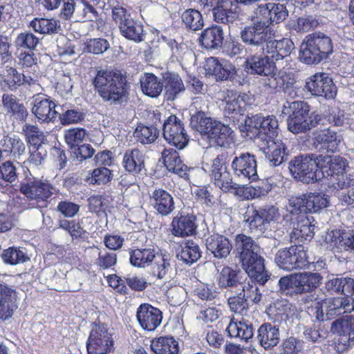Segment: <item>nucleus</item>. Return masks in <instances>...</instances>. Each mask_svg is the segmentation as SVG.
Returning <instances> with one entry per match:
<instances>
[{
	"instance_id": "1",
	"label": "nucleus",
	"mask_w": 354,
	"mask_h": 354,
	"mask_svg": "<svg viewBox=\"0 0 354 354\" xmlns=\"http://www.w3.org/2000/svg\"><path fill=\"white\" fill-rule=\"evenodd\" d=\"M93 84L100 96L111 104H122L127 98L126 77L121 72L95 68Z\"/></svg>"
},
{
	"instance_id": "2",
	"label": "nucleus",
	"mask_w": 354,
	"mask_h": 354,
	"mask_svg": "<svg viewBox=\"0 0 354 354\" xmlns=\"http://www.w3.org/2000/svg\"><path fill=\"white\" fill-rule=\"evenodd\" d=\"M290 114L288 120V128L293 133H304L316 127L321 120V116L315 112L310 113V107L306 102L295 101L286 102L283 106L282 113Z\"/></svg>"
},
{
	"instance_id": "3",
	"label": "nucleus",
	"mask_w": 354,
	"mask_h": 354,
	"mask_svg": "<svg viewBox=\"0 0 354 354\" xmlns=\"http://www.w3.org/2000/svg\"><path fill=\"white\" fill-rule=\"evenodd\" d=\"M333 52L332 41L322 32H315L306 37L300 46L299 58L307 64H318Z\"/></svg>"
},
{
	"instance_id": "4",
	"label": "nucleus",
	"mask_w": 354,
	"mask_h": 354,
	"mask_svg": "<svg viewBox=\"0 0 354 354\" xmlns=\"http://www.w3.org/2000/svg\"><path fill=\"white\" fill-rule=\"evenodd\" d=\"M197 130L207 137L211 145L228 147L234 140L231 128L212 118H201Z\"/></svg>"
},
{
	"instance_id": "5",
	"label": "nucleus",
	"mask_w": 354,
	"mask_h": 354,
	"mask_svg": "<svg viewBox=\"0 0 354 354\" xmlns=\"http://www.w3.org/2000/svg\"><path fill=\"white\" fill-rule=\"evenodd\" d=\"M316 317L319 321L334 319L344 313L354 310V299L352 297L328 298L317 303Z\"/></svg>"
},
{
	"instance_id": "6",
	"label": "nucleus",
	"mask_w": 354,
	"mask_h": 354,
	"mask_svg": "<svg viewBox=\"0 0 354 354\" xmlns=\"http://www.w3.org/2000/svg\"><path fill=\"white\" fill-rule=\"evenodd\" d=\"M320 155L314 153L295 157L289 163V169L295 178L305 183L317 180L319 172Z\"/></svg>"
},
{
	"instance_id": "7",
	"label": "nucleus",
	"mask_w": 354,
	"mask_h": 354,
	"mask_svg": "<svg viewBox=\"0 0 354 354\" xmlns=\"http://www.w3.org/2000/svg\"><path fill=\"white\" fill-rule=\"evenodd\" d=\"M282 223L283 226L290 227L289 236L291 242L301 243L311 240L314 236L315 225L312 224L310 219L304 214L292 218L286 215L283 218Z\"/></svg>"
},
{
	"instance_id": "8",
	"label": "nucleus",
	"mask_w": 354,
	"mask_h": 354,
	"mask_svg": "<svg viewBox=\"0 0 354 354\" xmlns=\"http://www.w3.org/2000/svg\"><path fill=\"white\" fill-rule=\"evenodd\" d=\"M212 180L214 185L223 192H228L233 190L235 195L243 196L244 198H248L249 196L257 198L261 195L266 194L270 190L268 185H266V187L261 190L260 186L248 187L233 183L231 174L228 170L220 174L218 176L214 178Z\"/></svg>"
},
{
	"instance_id": "9",
	"label": "nucleus",
	"mask_w": 354,
	"mask_h": 354,
	"mask_svg": "<svg viewBox=\"0 0 354 354\" xmlns=\"http://www.w3.org/2000/svg\"><path fill=\"white\" fill-rule=\"evenodd\" d=\"M274 261L281 269L287 271L305 268L310 263L301 245L279 250L275 255Z\"/></svg>"
},
{
	"instance_id": "10",
	"label": "nucleus",
	"mask_w": 354,
	"mask_h": 354,
	"mask_svg": "<svg viewBox=\"0 0 354 354\" xmlns=\"http://www.w3.org/2000/svg\"><path fill=\"white\" fill-rule=\"evenodd\" d=\"M253 24L244 27L240 32L241 41L246 45L261 47L263 50L268 40L271 37V30L267 23L253 17Z\"/></svg>"
},
{
	"instance_id": "11",
	"label": "nucleus",
	"mask_w": 354,
	"mask_h": 354,
	"mask_svg": "<svg viewBox=\"0 0 354 354\" xmlns=\"http://www.w3.org/2000/svg\"><path fill=\"white\" fill-rule=\"evenodd\" d=\"M113 346L111 333L104 325H94L87 341L88 354H107Z\"/></svg>"
},
{
	"instance_id": "12",
	"label": "nucleus",
	"mask_w": 354,
	"mask_h": 354,
	"mask_svg": "<svg viewBox=\"0 0 354 354\" xmlns=\"http://www.w3.org/2000/svg\"><path fill=\"white\" fill-rule=\"evenodd\" d=\"M163 137L170 145L178 149H184L189 142L183 124L176 115H170L164 122Z\"/></svg>"
},
{
	"instance_id": "13",
	"label": "nucleus",
	"mask_w": 354,
	"mask_h": 354,
	"mask_svg": "<svg viewBox=\"0 0 354 354\" xmlns=\"http://www.w3.org/2000/svg\"><path fill=\"white\" fill-rule=\"evenodd\" d=\"M20 192L31 200L46 201L57 192V189L48 180L35 178L20 185Z\"/></svg>"
},
{
	"instance_id": "14",
	"label": "nucleus",
	"mask_w": 354,
	"mask_h": 354,
	"mask_svg": "<svg viewBox=\"0 0 354 354\" xmlns=\"http://www.w3.org/2000/svg\"><path fill=\"white\" fill-rule=\"evenodd\" d=\"M306 88L313 95L333 98L337 93L333 80L326 73H317L306 82Z\"/></svg>"
},
{
	"instance_id": "15",
	"label": "nucleus",
	"mask_w": 354,
	"mask_h": 354,
	"mask_svg": "<svg viewBox=\"0 0 354 354\" xmlns=\"http://www.w3.org/2000/svg\"><path fill=\"white\" fill-rule=\"evenodd\" d=\"M342 140V135L329 128L317 129L313 133V146L319 151L335 152Z\"/></svg>"
},
{
	"instance_id": "16",
	"label": "nucleus",
	"mask_w": 354,
	"mask_h": 354,
	"mask_svg": "<svg viewBox=\"0 0 354 354\" xmlns=\"http://www.w3.org/2000/svg\"><path fill=\"white\" fill-rule=\"evenodd\" d=\"M288 12L283 4L268 3L261 4L254 10V18L259 19L267 23L268 27L270 24H278L283 21Z\"/></svg>"
},
{
	"instance_id": "17",
	"label": "nucleus",
	"mask_w": 354,
	"mask_h": 354,
	"mask_svg": "<svg viewBox=\"0 0 354 354\" xmlns=\"http://www.w3.org/2000/svg\"><path fill=\"white\" fill-rule=\"evenodd\" d=\"M242 267L251 279L263 286L268 279L269 275L265 269L264 259L260 252L252 254L241 261Z\"/></svg>"
},
{
	"instance_id": "18",
	"label": "nucleus",
	"mask_w": 354,
	"mask_h": 354,
	"mask_svg": "<svg viewBox=\"0 0 354 354\" xmlns=\"http://www.w3.org/2000/svg\"><path fill=\"white\" fill-rule=\"evenodd\" d=\"M136 317L142 329L154 330L161 324L162 312L149 304H141L136 312Z\"/></svg>"
},
{
	"instance_id": "19",
	"label": "nucleus",
	"mask_w": 354,
	"mask_h": 354,
	"mask_svg": "<svg viewBox=\"0 0 354 354\" xmlns=\"http://www.w3.org/2000/svg\"><path fill=\"white\" fill-rule=\"evenodd\" d=\"M249 129H254L259 136H265V139L273 138L277 136L278 121L274 116L263 117L254 115L246 120ZM264 138H262V140Z\"/></svg>"
},
{
	"instance_id": "20",
	"label": "nucleus",
	"mask_w": 354,
	"mask_h": 354,
	"mask_svg": "<svg viewBox=\"0 0 354 354\" xmlns=\"http://www.w3.org/2000/svg\"><path fill=\"white\" fill-rule=\"evenodd\" d=\"M232 168L235 175L248 180L257 178V162L254 156L248 153H242L235 157L232 162Z\"/></svg>"
},
{
	"instance_id": "21",
	"label": "nucleus",
	"mask_w": 354,
	"mask_h": 354,
	"mask_svg": "<svg viewBox=\"0 0 354 354\" xmlns=\"http://www.w3.org/2000/svg\"><path fill=\"white\" fill-rule=\"evenodd\" d=\"M260 149L265 154L271 166L281 164L286 156L285 144L277 138L263 139Z\"/></svg>"
},
{
	"instance_id": "22",
	"label": "nucleus",
	"mask_w": 354,
	"mask_h": 354,
	"mask_svg": "<svg viewBox=\"0 0 354 354\" xmlns=\"http://www.w3.org/2000/svg\"><path fill=\"white\" fill-rule=\"evenodd\" d=\"M196 227L194 216L178 213L171 223V233L177 237H185L194 234Z\"/></svg>"
},
{
	"instance_id": "23",
	"label": "nucleus",
	"mask_w": 354,
	"mask_h": 354,
	"mask_svg": "<svg viewBox=\"0 0 354 354\" xmlns=\"http://www.w3.org/2000/svg\"><path fill=\"white\" fill-rule=\"evenodd\" d=\"M150 204L161 216L170 214L175 209L173 196L162 188H156L150 195Z\"/></svg>"
},
{
	"instance_id": "24",
	"label": "nucleus",
	"mask_w": 354,
	"mask_h": 354,
	"mask_svg": "<svg viewBox=\"0 0 354 354\" xmlns=\"http://www.w3.org/2000/svg\"><path fill=\"white\" fill-rule=\"evenodd\" d=\"M293 46V43L288 38L280 40L274 39V34L271 32V37L268 40L263 51L268 55L270 54L274 61H279L290 55Z\"/></svg>"
},
{
	"instance_id": "25",
	"label": "nucleus",
	"mask_w": 354,
	"mask_h": 354,
	"mask_svg": "<svg viewBox=\"0 0 354 354\" xmlns=\"http://www.w3.org/2000/svg\"><path fill=\"white\" fill-rule=\"evenodd\" d=\"M245 64L250 73L259 75L269 76L277 69L274 61L269 56L253 55L247 58Z\"/></svg>"
},
{
	"instance_id": "26",
	"label": "nucleus",
	"mask_w": 354,
	"mask_h": 354,
	"mask_svg": "<svg viewBox=\"0 0 354 354\" xmlns=\"http://www.w3.org/2000/svg\"><path fill=\"white\" fill-rule=\"evenodd\" d=\"M245 280L243 272L236 267L226 266L218 272L217 283L221 288H235L239 290Z\"/></svg>"
},
{
	"instance_id": "27",
	"label": "nucleus",
	"mask_w": 354,
	"mask_h": 354,
	"mask_svg": "<svg viewBox=\"0 0 354 354\" xmlns=\"http://www.w3.org/2000/svg\"><path fill=\"white\" fill-rule=\"evenodd\" d=\"M17 298V293L13 287L0 283V319H7L12 316Z\"/></svg>"
},
{
	"instance_id": "28",
	"label": "nucleus",
	"mask_w": 354,
	"mask_h": 354,
	"mask_svg": "<svg viewBox=\"0 0 354 354\" xmlns=\"http://www.w3.org/2000/svg\"><path fill=\"white\" fill-rule=\"evenodd\" d=\"M319 172L323 177H333V175H338L344 172L347 166L346 159L339 156H330L320 155L319 158Z\"/></svg>"
},
{
	"instance_id": "29",
	"label": "nucleus",
	"mask_w": 354,
	"mask_h": 354,
	"mask_svg": "<svg viewBox=\"0 0 354 354\" xmlns=\"http://www.w3.org/2000/svg\"><path fill=\"white\" fill-rule=\"evenodd\" d=\"M171 259L166 254H157L151 267V274L165 282L169 281L175 274Z\"/></svg>"
},
{
	"instance_id": "30",
	"label": "nucleus",
	"mask_w": 354,
	"mask_h": 354,
	"mask_svg": "<svg viewBox=\"0 0 354 354\" xmlns=\"http://www.w3.org/2000/svg\"><path fill=\"white\" fill-rule=\"evenodd\" d=\"M206 247L214 257L223 259L230 254L232 245L227 237L215 234L206 239Z\"/></svg>"
},
{
	"instance_id": "31",
	"label": "nucleus",
	"mask_w": 354,
	"mask_h": 354,
	"mask_svg": "<svg viewBox=\"0 0 354 354\" xmlns=\"http://www.w3.org/2000/svg\"><path fill=\"white\" fill-rule=\"evenodd\" d=\"M257 339L259 344L265 349L272 348L279 342V328L271 323L263 324L257 330Z\"/></svg>"
},
{
	"instance_id": "32",
	"label": "nucleus",
	"mask_w": 354,
	"mask_h": 354,
	"mask_svg": "<svg viewBox=\"0 0 354 354\" xmlns=\"http://www.w3.org/2000/svg\"><path fill=\"white\" fill-rule=\"evenodd\" d=\"M32 113L41 121H50L56 118L55 103L44 95H37L35 99Z\"/></svg>"
},
{
	"instance_id": "33",
	"label": "nucleus",
	"mask_w": 354,
	"mask_h": 354,
	"mask_svg": "<svg viewBox=\"0 0 354 354\" xmlns=\"http://www.w3.org/2000/svg\"><path fill=\"white\" fill-rule=\"evenodd\" d=\"M224 39V32L221 26H212L202 31L198 38L199 43L207 49L220 48Z\"/></svg>"
},
{
	"instance_id": "34",
	"label": "nucleus",
	"mask_w": 354,
	"mask_h": 354,
	"mask_svg": "<svg viewBox=\"0 0 354 354\" xmlns=\"http://www.w3.org/2000/svg\"><path fill=\"white\" fill-rule=\"evenodd\" d=\"M236 8L231 0H220L212 11L214 21L224 24L233 22L237 17Z\"/></svg>"
},
{
	"instance_id": "35",
	"label": "nucleus",
	"mask_w": 354,
	"mask_h": 354,
	"mask_svg": "<svg viewBox=\"0 0 354 354\" xmlns=\"http://www.w3.org/2000/svg\"><path fill=\"white\" fill-rule=\"evenodd\" d=\"M234 250L241 261L252 254L260 252L261 248L252 237L244 234H239L234 239Z\"/></svg>"
},
{
	"instance_id": "36",
	"label": "nucleus",
	"mask_w": 354,
	"mask_h": 354,
	"mask_svg": "<svg viewBox=\"0 0 354 354\" xmlns=\"http://www.w3.org/2000/svg\"><path fill=\"white\" fill-rule=\"evenodd\" d=\"M244 219L250 230L257 234H262L268 227L262 209H257L254 206L248 207Z\"/></svg>"
},
{
	"instance_id": "37",
	"label": "nucleus",
	"mask_w": 354,
	"mask_h": 354,
	"mask_svg": "<svg viewBox=\"0 0 354 354\" xmlns=\"http://www.w3.org/2000/svg\"><path fill=\"white\" fill-rule=\"evenodd\" d=\"M165 96L167 100H175L185 89L184 84L177 73H167L163 75Z\"/></svg>"
},
{
	"instance_id": "38",
	"label": "nucleus",
	"mask_w": 354,
	"mask_h": 354,
	"mask_svg": "<svg viewBox=\"0 0 354 354\" xmlns=\"http://www.w3.org/2000/svg\"><path fill=\"white\" fill-rule=\"evenodd\" d=\"M122 164L124 169L133 175L140 174L145 167V156L142 151L134 149L125 152Z\"/></svg>"
},
{
	"instance_id": "39",
	"label": "nucleus",
	"mask_w": 354,
	"mask_h": 354,
	"mask_svg": "<svg viewBox=\"0 0 354 354\" xmlns=\"http://www.w3.org/2000/svg\"><path fill=\"white\" fill-rule=\"evenodd\" d=\"M162 158L166 168L182 176L186 174L187 166L183 163L178 153L173 149H165L162 152Z\"/></svg>"
},
{
	"instance_id": "40",
	"label": "nucleus",
	"mask_w": 354,
	"mask_h": 354,
	"mask_svg": "<svg viewBox=\"0 0 354 354\" xmlns=\"http://www.w3.org/2000/svg\"><path fill=\"white\" fill-rule=\"evenodd\" d=\"M140 84L142 93L150 97H157L163 89V83L153 73L142 75L140 78Z\"/></svg>"
},
{
	"instance_id": "41",
	"label": "nucleus",
	"mask_w": 354,
	"mask_h": 354,
	"mask_svg": "<svg viewBox=\"0 0 354 354\" xmlns=\"http://www.w3.org/2000/svg\"><path fill=\"white\" fill-rule=\"evenodd\" d=\"M3 107L6 111L11 113L18 120H25L28 115V111L22 103L12 95L3 94L2 96Z\"/></svg>"
},
{
	"instance_id": "42",
	"label": "nucleus",
	"mask_w": 354,
	"mask_h": 354,
	"mask_svg": "<svg viewBox=\"0 0 354 354\" xmlns=\"http://www.w3.org/2000/svg\"><path fill=\"white\" fill-rule=\"evenodd\" d=\"M322 277L318 273L305 272L296 274L297 293H304L315 289L322 281Z\"/></svg>"
},
{
	"instance_id": "43",
	"label": "nucleus",
	"mask_w": 354,
	"mask_h": 354,
	"mask_svg": "<svg viewBox=\"0 0 354 354\" xmlns=\"http://www.w3.org/2000/svg\"><path fill=\"white\" fill-rule=\"evenodd\" d=\"M151 348L156 354H178V343L173 337H160L151 340Z\"/></svg>"
},
{
	"instance_id": "44",
	"label": "nucleus",
	"mask_w": 354,
	"mask_h": 354,
	"mask_svg": "<svg viewBox=\"0 0 354 354\" xmlns=\"http://www.w3.org/2000/svg\"><path fill=\"white\" fill-rule=\"evenodd\" d=\"M226 330L230 337H237L245 342H248L254 335L252 324L243 319L238 322L231 321Z\"/></svg>"
},
{
	"instance_id": "45",
	"label": "nucleus",
	"mask_w": 354,
	"mask_h": 354,
	"mask_svg": "<svg viewBox=\"0 0 354 354\" xmlns=\"http://www.w3.org/2000/svg\"><path fill=\"white\" fill-rule=\"evenodd\" d=\"M30 27L36 32L43 35L57 33L61 30L59 21L53 18H35L30 21Z\"/></svg>"
},
{
	"instance_id": "46",
	"label": "nucleus",
	"mask_w": 354,
	"mask_h": 354,
	"mask_svg": "<svg viewBox=\"0 0 354 354\" xmlns=\"http://www.w3.org/2000/svg\"><path fill=\"white\" fill-rule=\"evenodd\" d=\"M156 256L153 249H136L131 253L130 262L134 266L145 268L154 261Z\"/></svg>"
},
{
	"instance_id": "47",
	"label": "nucleus",
	"mask_w": 354,
	"mask_h": 354,
	"mask_svg": "<svg viewBox=\"0 0 354 354\" xmlns=\"http://www.w3.org/2000/svg\"><path fill=\"white\" fill-rule=\"evenodd\" d=\"M326 288L332 292H342L344 295L354 294V279L352 278H332L326 283Z\"/></svg>"
},
{
	"instance_id": "48",
	"label": "nucleus",
	"mask_w": 354,
	"mask_h": 354,
	"mask_svg": "<svg viewBox=\"0 0 354 354\" xmlns=\"http://www.w3.org/2000/svg\"><path fill=\"white\" fill-rule=\"evenodd\" d=\"M201 256L198 245L193 241H187L182 245L178 257L187 264L196 262Z\"/></svg>"
},
{
	"instance_id": "49",
	"label": "nucleus",
	"mask_w": 354,
	"mask_h": 354,
	"mask_svg": "<svg viewBox=\"0 0 354 354\" xmlns=\"http://www.w3.org/2000/svg\"><path fill=\"white\" fill-rule=\"evenodd\" d=\"M1 146L5 152L12 154L15 158L24 153L26 150L23 140L15 135L4 137L1 140Z\"/></svg>"
},
{
	"instance_id": "50",
	"label": "nucleus",
	"mask_w": 354,
	"mask_h": 354,
	"mask_svg": "<svg viewBox=\"0 0 354 354\" xmlns=\"http://www.w3.org/2000/svg\"><path fill=\"white\" fill-rule=\"evenodd\" d=\"M120 30L122 35L127 39L135 41H141L143 39L142 25L140 22L134 21L132 18L128 22L124 24Z\"/></svg>"
},
{
	"instance_id": "51",
	"label": "nucleus",
	"mask_w": 354,
	"mask_h": 354,
	"mask_svg": "<svg viewBox=\"0 0 354 354\" xmlns=\"http://www.w3.org/2000/svg\"><path fill=\"white\" fill-rule=\"evenodd\" d=\"M133 135L138 142L147 145L153 143L158 138L159 131L153 126L138 125Z\"/></svg>"
},
{
	"instance_id": "52",
	"label": "nucleus",
	"mask_w": 354,
	"mask_h": 354,
	"mask_svg": "<svg viewBox=\"0 0 354 354\" xmlns=\"http://www.w3.org/2000/svg\"><path fill=\"white\" fill-rule=\"evenodd\" d=\"M182 21L187 28L196 31L204 26V21L201 12L195 9L186 10L181 16Z\"/></svg>"
},
{
	"instance_id": "53",
	"label": "nucleus",
	"mask_w": 354,
	"mask_h": 354,
	"mask_svg": "<svg viewBox=\"0 0 354 354\" xmlns=\"http://www.w3.org/2000/svg\"><path fill=\"white\" fill-rule=\"evenodd\" d=\"M112 177L113 174L109 169L105 167H100L89 173L85 180L90 185H102L110 182Z\"/></svg>"
},
{
	"instance_id": "54",
	"label": "nucleus",
	"mask_w": 354,
	"mask_h": 354,
	"mask_svg": "<svg viewBox=\"0 0 354 354\" xmlns=\"http://www.w3.org/2000/svg\"><path fill=\"white\" fill-rule=\"evenodd\" d=\"M26 141L32 147L40 146L46 140L44 133L35 125L26 123L22 127Z\"/></svg>"
},
{
	"instance_id": "55",
	"label": "nucleus",
	"mask_w": 354,
	"mask_h": 354,
	"mask_svg": "<svg viewBox=\"0 0 354 354\" xmlns=\"http://www.w3.org/2000/svg\"><path fill=\"white\" fill-rule=\"evenodd\" d=\"M306 196V209L308 212H316L327 206V196L322 193H310Z\"/></svg>"
},
{
	"instance_id": "56",
	"label": "nucleus",
	"mask_w": 354,
	"mask_h": 354,
	"mask_svg": "<svg viewBox=\"0 0 354 354\" xmlns=\"http://www.w3.org/2000/svg\"><path fill=\"white\" fill-rule=\"evenodd\" d=\"M2 259L6 263L17 265L28 261L30 258L23 248H9L2 254Z\"/></svg>"
},
{
	"instance_id": "57",
	"label": "nucleus",
	"mask_w": 354,
	"mask_h": 354,
	"mask_svg": "<svg viewBox=\"0 0 354 354\" xmlns=\"http://www.w3.org/2000/svg\"><path fill=\"white\" fill-rule=\"evenodd\" d=\"M225 112L228 114L240 113L243 111L246 107V102L244 96L237 93H231L225 98Z\"/></svg>"
},
{
	"instance_id": "58",
	"label": "nucleus",
	"mask_w": 354,
	"mask_h": 354,
	"mask_svg": "<svg viewBox=\"0 0 354 354\" xmlns=\"http://www.w3.org/2000/svg\"><path fill=\"white\" fill-rule=\"evenodd\" d=\"M40 39L33 33L25 31L19 33L15 40V45L17 48L25 50H34L39 44Z\"/></svg>"
},
{
	"instance_id": "59",
	"label": "nucleus",
	"mask_w": 354,
	"mask_h": 354,
	"mask_svg": "<svg viewBox=\"0 0 354 354\" xmlns=\"http://www.w3.org/2000/svg\"><path fill=\"white\" fill-rule=\"evenodd\" d=\"M241 291L245 299H250L253 303H258L261 301L262 294L257 284L251 281H245L239 290Z\"/></svg>"
},
{
	"instance_id": "60",
	"label": "nucleus",
	"mask_w": 354,
	"mask_h": 354,
	"mask_svg": "<svg viewBox=\"0 0 354 354\" xmlns=\"http://www.w3.org/2000/svg\"><path fill=\"white\" fill-rule=\"evenodd\" d=\"M288 210L290 213V216H288L289 218H292L299 214L308 212L306 209V196L305 194L302 196H292L288 201Z\"/></svg>"
},
{
	"instance_id": "61",
	"label": "nucleus",
	"mask_w": 354,
	"mask_h": 354,
	"mask_svg": "<svg viewBox=\"0 0 354 354\" xmlns=\"http://www.w3.org/2000/svg\"><path fill=\"white\" fill-rule=\"evenodd\" d=\"M110 47L109 43L105 39L96 38L88 40L85 43L84 50L94 55L102 54Z\"/></svg>"
},
{
	"instance_id": "62",
	"label": "nucleus",
	"mask_w": 354,
	"mask_h": 354,
	"mask_svg": "<svg viewBox=\"0 0 354 354\" xmlns=\"http://www.w3.org/2000/svg\"><path fill=\"white\" fill-rule=\"evenodd\" d=\"M228 305L232 312L243 315L246 313L248 307L247 299L245 298L242 292L240 291L228 299Z\"/></svg>"
},
{
	"instance_id": "63",
	"label": "nucleus",
	"mask_w": 354,
	"mask_h": 354,
	"mask_svg": "<svg viewBox=\"0 0 354 354\" xmlns=\"http://www.w3.org/2000/svg\"><path fill=\"white\" fill-rule=\"evenodd\" d=\"M86 136V131L82 128H73L66 130L64 134V138L66 144L70 148L73 149L79 146Z\"/></svg>"
},
{
	"instance_id": "64",
	"label": "nucleus",
	"mask_w": 354,
	"mask_h": 354,
	"mask_svg": "<svg viewBox=\"0 0 354 354\" xmlns=\"http://www.w3.org/2000/svg\"><path fill=\"white\" fill-rule=\"evenodd\" d=\"M46 157L47 151L42 145L32 147L30 149L28 162L32 167H38L44 163Z\"/></svg>"
}]
</instances>
